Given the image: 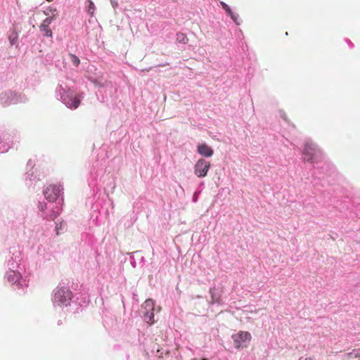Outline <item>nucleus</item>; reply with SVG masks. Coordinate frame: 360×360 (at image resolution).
<instances>
[{"label": "nucleus", "instance_id": "nucleus-25", "mask_svg": "<svg viewBox=\"0 0 360 360\" xmlns=\"http://www.w3.org/2000/svg\"><path fill=\"white\" fill-rule=\"evenodd\" d=\"M51 9H53V8H51L47 9L46 11L45 12V14L47 15H51L52 16L53 11H51Z\"/></svg>", "mask_w": 360, "mask_h": 360}, {"label": "nucleus", "instance_id": "nucleus-22", "mask_svg": "<svg viewBox=\"0 0 360 360\" xmlns=\"http://www.w3.org/2000/svg\"><path fill=\"white\" fill-rule=\"evenodd\" d=\"M220 4L221 5L223 9L225 10L226 14H230L231 13V9L230 8V7L226 4H225L223 1H221Z\"/></svg>", "mask_w": 360, "mask_h": 360}, {"label": "nucleus", "instance_id": "nucleus-15", "mask_svg": "<svg viewBox=\"0 0 360 360\" xmlns=\"http://www.w3.org/2000/svg\"><path fill=\"white\" fill-rule=\"evenodd\" d=\"M86 8L87 13L91 16H94L96 11V6L91 0H87Z\"/></svg>", "mask_w": 360, "mask_h": 360}, {"label": "nucleus", "instance_id": "nucleus-24", "mask_svg": "<svg viewBox=\"0 0 360 360\" xmlns=\"http://www.w3.org/2000/svg\"><path fill=\"white\" fill-rule=\"evenodd\" d=\"M62 228H63L62 222L60 223V224H58V223L56 224V234L57 235L60 234L59 230L62 229Z\"/></svg>", "mask_w": 360, "mask_h": 360}, {"label": "nucleus", "instance_id": "nucleus-8", "mask_svg": "<svg viewBox=\"0 0 360 360\" xmlns=\"http://www.w3.org/2000/svg\"><path fill=\"white\" fill-rule=\"evenodd\" d=\"M63 190L61 185H50L44 191V195L49 202H56V200L58 198Z\"/></svg>", "mask_w": 360, "mask_h": 360}, {"label": "nucleus", "instance_id": "nucleus-31", "mask_svg": "<svg viewBox=\"0 0 360 360\" xmlns=\"http://www.w3.org/2000/svg\"><path fill=\"white\" fill-rule=\"evenodd\" d=\"M13 278H14L15 279H16V277L13 274Z\"/></svg>", "mask_w": 360, "mask_h": 360}, {"label": "nucleus", "instance_id": "nucleus-7", "mask_svg": "<svg viewBox=\"0 0 360 360\" xmlns=\"http://www.w3.org/2000/svg\"><path fill=\"white\" fill-rule=\"evenodd\" d=\"M231 338L234 343V347L236 349H240L247 347V345L250 341L252 336L249 332L239 331L238 333L232 335Z\"/></svg>", "mask_w": 360, "mask_h": 360}, {"label": "nucleus", "instance_id": "nucleus-1", "mask_svg": "<svg viewBox=\"0 0 360 360\" xmlns=\"http://www.w3.org/2000/svg\"><path fill=\"white\" fill-rule=\"evenodd\" d=\"M20 252H16L13 253L6 262L8 270L6 271L5 278L11 284L16 285L18 288H23L24 286H27V282L21 275L24 267L20 266Z\"/></svg>", "mask_w": 360, "mask_h": 360}, {"label": "nucleus", "instance_id": "nucleus-16", "mask_svg": "<svg viewBox=\"0 0 360 360\" xmlns=\"http://www.w3.org/2000/svg\"><path fill=\"white\" fill-rule=\"evenodd\" d=\"M176 41L179 43L186 44L188 41L187 37L184 33H177L176 34Z\"/></svg>", "mask_w": 360, "mask_h": 360}, {"label": "nucleus", "instance_id": "nucleus-12", "mask_svg": "<svg viewBox=\"0 0 360 360\" xmlns=\"http://www.w3.org/2000/svg\"><path fill=\"white\" fill-rule=\"evenodd\" d=\"M197 151L200 155L207 158L211 157L214 153V151L211 148V147H210L205 143L198 145Z\"/></svg>", "mask_w": 360, "mask_h": 360}, {"label": "nucleus", "instance_id": "nucleus-11", "mask_svg": "<svg viewBox=\"0 0 360 360\" xmlns=\"http://www.w3.org/2000/svg\"><path fill=\"white\" fill-rule=\"evenodd\" d=\"M12 135L4 128H0V152L4 153L11 147Z\"/></svg>", "mask_w": 360, "mask_h": 360}, {"label": "nucleus", "instance_id": "nucleus-28", "mask_svg": "<svg viewBox=\"0 0 360 360\" xmlns=\"http://www.w3.org/2000/svg\"><path fill=\"white\" fill-rule=\"evenodd\" d=\"M305 360H313V359L311 357H309V358H306Z\"/></svg>", "mask_w": 360, "mask_h": 360}, {"label": "nucleus", "instance_id": "nucleus-19", "mask_svg": "<svg viewBox=\"0 0 360 360\" xmlns=\"http://www.w3.org/2000/svg\"><path fill=\"white\" fill-rule=\"evenodd\" d=\"M8 40L11 45H14L18 41V34L15 32H13L8 37Z\"/></svg>", "mask_w": 360, "mask_h": 360}, {"label": "nucleus", "instance_id": "nucleus-5", "mask_svg": "<svg viewBox=\"0 0 360 360\" xmlns=\"http://www.w3.org/2000/svg\"><path fill=\"white\" fill-rule=\"evenodd\" d=\"M60 202H40L39 210L42 212L44 219L54 220L60 212Z\"/></svg>", "mask_w": 360, "mask_h": 360}, {"label": "nucleus", "instance_id": "nucleus-10", "mask_svg": "<svg viewBox=\"0 0 360 360\" xmlns=\"http://www.w3.org/2000/svg\"><path fill=\"white\" fill-rule=\"evenodd\" d=\"M210 167V162L205 159H199L194 166V174L199 178L207 176Z\"/></svg>", "mask_w": 360, "mask_h": 360}, {"label": "nucleus", "instance_id": "nucleus-23", "mask_svg": "<svg viewBox=\"0 0 360 360\" xmlns=\"http://www.w3.org/2000/svg\"><path fill=\"white\" fill-rule=\"evenodd\" d=\"M90 79L96 86H103V83L102 82L98 80V79H93V78H91Z\"/></svg>", "mask_w": 360, "mask_h": 360}, {"label": "nucleus", "instance_id": "nucleus-9", "mask_svg": "<svg viewBox=\"0 0 360 360\" xmlns=\"http://www.w3.org/2000/svg\"><path fill=\"white\" fill-rule=\"evenodd\" d=\"M154 302L151 299L146 300L142 304V314L144 321L147 323H154Z\"/></svg>", "mask_w": 360, "mask_h": 360}, {"label": "nucleus", "instance_id": "nucleus-21", "mask_svg": "<svg viewBox=\"0 0 360 360\" xmlns=\"http://www.w3.org/2000/svg\"><path fill=\"white\" fill-rule=\"evenodd\" d=\"M227 15L231 18V19L236 24H240V22L238 21V15L237 14L234 13L232 11H231V13Z\"/></svg>", "mask_w": 360, "mask_h": 360}, {"label": "nucleus", "instance_id": "nucleus-27", "mask_svg": "<svg viewBox=\"0 0 360 360\" xmlns=\"http://www.w3.org/2000/svg\"><path fill=\"white\" fill-rule=\"evenodd\" d=\"M111 3H112V5L113 7H115V6H117V2L111 1Z\"/></svg>", "mask_w": 360, "mask_h": 360}, {"label": "nucleus", "instance_id": "nucleus-4", "mask_svg": "<svg viewBox=\"0 0 360 360\" xmlns=\"http://www.w3.org/2000/svg\"><path fill=\"white\" fill-rule=\"evenodd\" d=\"M323 153L318 146L311 141H306L302 153L304 161L309 162H319L323 159Z\"/></svg>", "mask_w": 360, "mask_h": 360}, {"label": "nucleus", "instance_id": "nucleus-20", "mask_svg": "<svg viewBox=\"0 0 360 360\" xmlns=\"http://www.w3.org/2000/svg\"><path fill=\"white\" fill-rule=\"evenodd\" d=\"M40 30L44 33V36L48 37H51L52 36V31L49 29L48 27L46 26L44 28L40 27Z\"/></svg>", "mask_w": 360, "mask_h": 360}, {"label": "nucleus", "instance_id": "nucleus-14", "mask_svg": "<svg viewBox=\"0 0 360 360\" xmlns=\"http://www.w3.org/2000/svg\"><path fill=\"white\" fill-rule=\"evenodd\" d=\"M210 293L212 298L211 302L212 304H221V300L219 298V296L216 293V289L214 288H210Z\"/></svg>", "mask_w": 360, "mask_h": 360}, {"label": "nucleus", "instance_id": "nucleus-18", "mask_svg": "<svg viewBox=\"0 0 360 360\" xmlns=\"http://www.w3.org/2000/svg\"><path fill=\"white\" fill-rule=\"evenodd\" d=\"M69 58H70V61L72 62V63L75 67H77V66L79 65L80 60H79V58L77 56H76L75 55L72 54V53H69Z\"/></svg>", "mask_w": 360, "mask_h": 360}, {"label": "nucleus", "instance_id": "nucleus-2", "mask_svg": "<svg viewBox=\"0 0 360 360\" xmlns=\"http://www.w3.org/2000/svg\"><path fill=\"white\" fill-rule=\"evenodd\" d=\"M56 97L66 107L70 109H76L79 107L81 98L80 95L71 90L68 86L58 84L56 89Z\"/></svg>", "mask_w": 360, "mask_h": 360}, {"label": "nucleus", "instance_id": "nucleus-13", "mask_svg": "<svg viewBox=\"0 0 360 360\" xmlns=\"http://www.w3.org/2000/svg\"><path fill=\"white\" fill-rule=\"evenodd\" d=\"M53 11L52 16L46 18L44 21L42 22L40 27H49V25L56 19V15H57V11L56 9H51V11Z\"/></svg>", "mask_w": 360, "mask_h": 360}, {"label": "nucleus", "instance_id": "nucleus-29", "mask_svg": "<svg viewBox=\"0 0 360 360\" xmlns=\"http://www.w3.org/2000/svg\"><path fill=\"white\" fill-rule=\"evenodd\" d=\"M193 360H207V359H195Z\"/></svg>", "mask_w": 360, "mask_h": 360}, {"label": "nucleus", "instance_id": "nucleus-30", "mask_svg": "<svg viewBox=\"0 0 360 360\" xmlns=\"http://www.w3.org/2000/svg\"><path fill=\"white\" fill-rule=\"evenodd\" d=\"M132 266H133L134 267H135V266H136V264H135V262H132Z\"/></svg>", "mask_w": 360, "mask_h": 360}, {"label": "nucleus", "instance_id": "nucleus-3", "mask_svg": "<svg viewBox=\"0 0 360 360\" xmlns=\"http://www.w3.org/2000/svg\"><path fill=\"white\" fill-rule=\"evenodd\" d=\"M72 297V292L68 287L58 286L53 292L52 302L55 307H64L70 304Z\"/></svg>", "mask_w": 360, "mask_h": 360}, {"label": "nucleus", "instance_id": "nucleus-17", "mask_svg": "<svg viewBox=\"0 0 360 360\" xmlns=\"http://www.w3.org/2000/svg\"><path fill=\"white\" fill-rule=\"evenodd\" d=\"M348 358H360V349H353L347 354Z\"/></svg>", "mask_w": 360, "mask_h": 360}, {"label": "nucleus", "instance_id": "nucleus-6", "mask_svg": "<svg viewBox=\"0 0 360 360\" xmlns=\"http://www.w3.org/2000/svg\"><path fill=\"white\" fill-rule=\"evenodd\" d=\"M26 101L27 98L24 95H17L12 91H6L0 94V102L4 106L16 104L18 103H23Z\"/></svg>", "mask_w": 360, "mask_h": 360}, {"label": "nucleus", "instance_id": "nucleus-26", "mask_svg": "<svg viewBox=\"0 0 360 360\" xmlns=\"http://www.w3.org/2000/svg\"><path fill=\"white\" fill-rule=\"evenodd\" d=\"M281 116L285 120V114L283 112H281Z\"/></svg>", "mask_w": 360, "mask_h": 360}]
</instances>
